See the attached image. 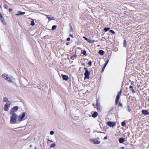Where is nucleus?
<instances>
[{
	"instance_id": "7",
	"label": "nucleus",
	"mask_w": 149,
	"mask_h": 149,
	"mask_svg": "<svg viewBox=\"0 0 149 149\" xmlns=\"http://www.w3.org/2000/svg\"><path fill=\"white\" fill-rule=\"evenodd\" d=\"M26 115V113L23 112L22 115H19L18 118V120L19 121H21L24 118Z\"/></svg>"
},
{
	"instance_id": "39",
	"label": "nucleus",
	"mask_w": 149,
	"mask_h": 149,
	"mask_svg": "<svg viewBox=\"0 0 149 149\" xmlns=\"http://www.w3.org/2000/svg\"><path fill=\"white\" fill-rule=\"evenodd\" d=\"M54 132L53 131H51L50 132V134H51V135H53L54 134Z\"/></svg>"
},
{
	"instance_id": "5",
	"label": "nucleus",
	"mask_w": 149,
	"mask_h": 149,
	"mask_svg": "<svg viewBox=\"0 0 149 149\" xmlns=\"http://www.w3.org/2000/svg\"><path fill=\"white\" fill-rule=\"evenodd\" d=\"M19 107L18 106H15L12 108L10 112V114H12V113H15L14 112H16L18 110Z\"/></svg>"
},
{
	"instance_id": "17",
	"label": "nucleus",
	"mask_w": 149,
	"mask_h": 149,
	"mask_svg": "<svg viewBox=\"0 0 149 149\" xmlns=\"http://www.w3.org/2000/svg\"><path fill=\"white\" fill-rule=\"evenodd\" d=\"M129 88L130 90H131L132 91V92L133 93H135V90L133 89V86H129Z\"/></svg>"
},
{
	"instance_id": "53",
	"label": "nucleus",
	"mask_w": 149,
	"mask_h": 149,
	"mask_svg": "<svg viewBox=\"0 0 149 149\" xmlns=\"http://www.w3.org/2000/svg\"><path fill=\"white\" fill-rule=\"evenodd\" d=\"M48 141H50V140H49V139H48Z\"/></svg>"
},
{
	"instance_id": "13",
	"label": "nucleus",
	"mask_w": 149,
	"mask_h": 149,
	"mask_svg": "<svg viewBox=\"0 0 149 149\" xmlns=\"http://www.w3.org/2000/svg\"><path fill=\"white\" fill-rule=\"evenodd\" d=\"M25 13V12H22L20 11H17V13L15 14L16 16H19L21 15H23Z\"/></svg>"
},
{
	"instance_id": "54",
	"label": "nucleus",
	"mask_w": 149,
	"mask_h": 149,
	"mask_svg": "<svg viewBox=\"0 0 149 149\" xmlns=\"http://www.w3.org/2000/svg\"><path fill=\"white\" fill-rule=\"evenodd\" d=\"M66 44H67V45H68V43L67 42V43H66Z\"/></svg>"
},
{
	"instance_id": "27",
	"label": "nucleus",
	"mask_w": 149,
	"mask_h": 149,
	"mask_svg": "<svg viewBox=\"0 0 149 149\" xmlns=\"http://www.w3.org/2000/svg\"><path fill=\"white\" fill-rule=\"evenodd\" d=\"M96 106L97 107H100V103L98 102V100L97 102L96 103Z\"/></svg>"
},
{
	"instance_id": "38",
	"label": "nucleus",
	"mask_w": 149,
	"mask_h": 149,
	"mask_svg": "<svg viewBox=\"0 0 149 149\" xmlns=\"http://www.w3.org/2000/svg\"><path fill=\"white\" fill-rule=\"evenodd\" d=\"M97 111H101V107H97Z\"/></svg>"
},
{
	"instance_id": "46",
	"label": "nucleus",
	"mask_w": 149,
	"mask_h": 149,
	"mask_svg": "<svg viewBox=\"0 0 149 149\" xmlns=\"http://www.w3.org/2000/svg\"><path fill=\"white\" fill-rule=\"evenodd\" d=\"M81 65H85V63H82Z\"/></svg>"
},
{
	"instance_id": "23",
	"label": "nucleus",
	"mask_w": 149,
	"mask_h": 149,
	"mask_svg": "<svg viewBox=\"0 0 149 149\" xmlns=\"http://www.w3.org/2000/svg\"><path fill=\"white\" fill-rule=\"evenodd\" d=\"M82 54H83L85 56H86L87 55V54L86 53V50H83L82 52Z\"/></svg>"
},
{
	"instance_id": "51",
	"label": "nucleus",
	"mask_w": 149,
	"mask_h": 149,
	"mask_svg": "<svg viewBox=\"0 0 149 149\" xmlns=\"http://www.w3.org/2000/svg\"><path fill=\"white\" fill-rule=\"evenodd\" d=\"M49 141L51 142H53V141H52V140H50V141Z\"/></svg>"
},
{
	"instance_id": "22",
	"label": "nucleus",
	"mask_w": 149,
	"mask_h": 149,
	"mask_svg": "<svg viewBox=\"0 0 149 149\" xmlns=\"http://www.w3.org/2000/svg\"><path fill=\"white\" fill-rule=\"evenodd\" d=\"M77 56L76 54H74L71 56L70 58L73 60H74V58H75V57Z\"/></svg>"
},
{
	"instance_id": "12",
	"label": "nucleus",
	"mask_w": 149,
	"mask_h": 149,
	"mask_svg": "<svg viewBox=\"0 0 149 149\" xmlns=\"http://www.w3.org/2000/svg\"><path fill=\"white\" fill-rule=\"evenodd\" d=\"M121 92H122V90H120V92H119V93L118 94L116 95V99L119 100V98H120V97L121 95Z\"/></svg>"
},
{
	"instance_id": "8",
	"label": "nucleus",
	"mask_w": 149,
	"mask_h": 149,
	"mask_svg": "<svg viewBox=\"0 0 149 149\" xmlns=\"http://www.w3.org/2000/svg\"><path fill=\"white\" fill-rule=\"evenodd\" d=\"M107 125L110 127H113L116 125V123L113 122L111 121H109L107 122Z\"/></svg>"
},
{
	"instance_id": "40",
	"label": "nucleus",
	"mask_w": 149,
	"mask_h": 149,
	"mask_svg": "<svg viewBox=\"0 0 149 149\" xmlns=\"http://www.w3.org/2000/svg\"><path fill=\"white\" fill-rule=\"evenodd\" d=\"M118 105L119 106L122 107V104L120 102H119Z\"/></svg>"
},
{
	"instance_id": "16",
	"label": "nucleus",
	"mask_w": 149,
	"mask_h": 149,
	"mask_svg": "<svg viewBox=\"0 0 149 149\" xmlns=\"http://www.w3.org/2000/svg\"><path fill=\"white\" fill-rule=\"evenodd\" d=\"M98 113L96 111H95L92 115V116L93 118H95L97 116Z\"/></svg>"
},
{
	"instance_id": "28",
	"label": "nucleus",
	"mask_w": 149,
	"mask_h": 149,
	"mask_svg": "<svg viewBox=\"0 0 149 149\" xmlns=\"http://www.w3.org/2000/svg\"><path fill=\"white\" fill-rule=\"evenodd\" d=\"M56 27L57 26L56 25H53L52 26V30H54L56 29Z\"/></svg>"
},
{
	"instance_id": "43",
	"label": "nucleus",
	"mask_w": 149,
	"mask_h": 149,
	"mask_svg": "<svg viewBox=\"0 0 149 149\" xmlns=\"http://www.w3.org/2000/svg\"><path fill=\"white\" fill-rule=\"evenodd\" d=\"M73 30L72 28V26H70V31H72Z\"/></svg>"
},
{
	"instance_id": "1",
	"label": "nucleus",
	"mask_w": 149,
	"mask_h": 149,
	"mask_svg": "<svg viewBox=\"0 0 149 149\" xmlns=\"http://www.w3.org/2000/svg\"><path fill=\"white\" fill-rule=\"evenodd\" d=\"M12 115L10 117L11 123H15L17 121V115L16 113H12Z\"/></svg>"
},
{
	"instance_id": "33",
	"label": "nucleus",
	"mask_w": 149,
	"mask_h": 149,
	"mask_svg": "<svg viewBox=\"0 0 149 149\" xmlns=\"http://www.w3.org/2000/svg\"><path fill=\"white\" fill-rule=\"evenodd\" d=\"M88 64L89 66H91L92 65V62L91 61H90L88 63Z\"/></svg>"
},
{
	"instance_id": "9",
	"label": "nucleus",
	"mask_w": 149,
	"mask_h": 149,
	"mask_svg": "<svg viewBox=\"0 0 149 149\" xmlns=\"http://www.w3.org/2000/svg\"><path fill=\"white\" fill-rule=\"evenodd\" d=\"M83 38L89 43H92L94 42H95L94 40H91L83 36Z\"/></svg>"
},
{
	"instance_id": "20",
	"label": "nucleus",
	"mask_w": 149,
	"mask_h": 149,
	"mask_svg": "<svg viewBox=\"0 0 149 149\" xmlns=\"http://www.w3.org/2000/svg\"><path fill=\"white\" fill-rule=\"evenodd\" d=\"M2 77L6 80V78L8 77V75L6 74H4L2 75Z\"/></svg>"
},
{
	"instance_id": "21",
	"label": "nucleus",
	"mask_w": 149,
	"mask_h": 149,
	"mask_svg": "<svg viewBox=\"0 0 149 149\" xmlns=\"http://www.w3.org/2000/svg\"><path fill=\"white\" fill-rule=\"evenodd\" d=\"M0 20L1 21V22H2L3 24L4 25H6V23L5 21L4 20V18L2 19H0Z\"/></svg>"
},
{
	"instance_id": "6",
	"label": "nucleus",
	"mask_w": 149,
	"mask_h": 149,
	"mask_svg": "<svg viewBox=\"0 0 149 149\" xmlns=\"http://www.w3.org/2000/svg\"><path fill=\"white\" fill-rule=\"evenodd\" d=\"M6 78V80L8 81L9 82L13 83L15 80V78L12 76L8 77Z\"/></svg>"
},
{
	"instance_id": "19",
	"label": "nucleus",
	"mask_w": 149,
	"mask_h": 149,
	"mask_svg": "<svg viewBox=\"0 0 149 149\" xmlns=\"http://www.w3.org/2000/svg\"><path fill=\"white\" fill-rule=\"evenodd\" d=\"M3 101L4 102H6L7 103L8 102H10L9 101L8 99L6 97H3Z\"/></svg>"
},
{
	"instance_id": "29",
	"label": "nucleus",
	"mask_w": 149,
	"mask_h": 149,
	"mask_svg": "<svg viewBox=\"0 0 149 149\" xmlns=\"http://www.w3.org/2000/svg\"><path fill=\"white\" fill-rule=\"evenodd\" d=\"M30 25L32 26H34L35 25V23L33 19L31 21Z\"/></svg>"
},
{
	"instance_id": "42",
	"label": "nucleus",
	"mask_w": 149,
	"mask_h": 149,
	"mask_svg": "<svg viewBox=\"0 0 149 149\" xmlns=\"http://www.w3.org/2000/svg\"><path fill=\"white\" fill-rule=\"evenodd\" d=\"M9 11L10 12H12L13 10V9L12 8H10L9 10Z\"/></svg>"
},
{
	"instance_id": "24",
	"label": "nucleus",
	"mask_w": 149,
	"mask_h": 149,
	"mask_svg": "<svg viewBox=\"0 0 149 149\" xmlns=\"http://www.w3.org/2000/svg\"><path fill=\"white\" fill-rule=\"evenodd\" d=\"M121 125L123 127H125L126 125L125 122L123 121L121 123Z\"/></svg>"
},
{
	"instance_id": "32",
	"label": "nucleus",
	"mask_w": 149,
	"mask_h": 149,
	"mask_svg": "<svg viewBox=\"0 0 149 149\" xmlns=\"http://www.w3.org/2000/svg\"><path fill=\"white\" fill-rule=\"evenodd\" d=\"M109 32L112 33L113 34H114L115 33V32L112 30H109Z\"/></svg>"
},
{
	"instance_id": "31",
	"label": "nucleus",
	"mask_w": 149,
	"mask_h": 149,
	"mask_svg": "<svg viewBox=\"0 0 149 149\" xmlns=\"http://www.w3.org/2000/svg\"><path fill=\"white\" fill-rule=\"evenodd\" d=\"M127 107L128 108V111L129 112H130L131 111V110L130 108V106L129 105H128L127 106Z\"/></svg>"
},
{
	"instance_id": "52",
	"label": "nucleus",
	"mask_w": 149,
	"mask_h": 149,
	"mask_svg": "<svg viewBox=\"0 0 149 149\" xmlns=\"http://www.w3.org/2000/svg\"><path fill=\"white\" fill-rule=\"evenodd\" d=\"M148 102H149V98H148Z\"/></svg>"
},
{
	"instance_id": "48",
	"label": "nucleus",
	"mask_w": 149,
	"mask_h": 149,
	"mask_svg": "<svg viewBox=\"0 0 149 149\" xmlns=\"http://www.w3.org/2000/svg\"><path fill=\"white\" fill-rule=\"evenodd\" d=\"M104 139H107V136H105V137L104 138Z\"/></svg>"
},
{
	"instance_id": "55",
	"label": "nucleus",
	"mask_w": 149,
	"mask_h": 149,
	"mask_svg": "<svg viewBox=\"0 0 149 149\" xmlns=\"http://www.w3.org/2000/svg\"><path fill=\"white\" fill-rule=\"evenodd\" d=\"M34 149H36V148H35Z\"/></svg>"
},
{
	"instance_id": "26",
	"label": "nucleus",
	"mask_w": 149,
	"mask_h": 149,
	"mask_svg": "<svg viewBox=\"0 0 149 149\" xmlns=\"http://www.w3.org/2000/svg\"><path fill=\"white\" fill-rule=\"evenodd\" d=\"M127 46L126 41L125 40H124L123 41V46L126 47Z\"/></svg>"
},
{
	"instance_id": "3",
	"label": "nucleus",
	"mask_w": 149,
	"mask_h": 149,
	"mask_svg": "<svg viewBox=\"0 0 149 149\" xmlns=\"http://www.w3.org/2000/svg\"><path fill=\"white\" fill-rule=\"evenodd\" d=\"M84 70H85V71L84 74L85 76L84 79H89V76L90 74V72L88 71V70L86 68H84Z\"/></svg>"
},
{
	"instance_id": "4",
	"label": "nucleus",
	"mask_w": 149,
	"mask_h": 149,
	"mask_svg": "<svg viewBox=\"0 0 149 149\" xmlns=\"http://www.w3.org/2000/svg\"><path fill=\"white\" fill-rule=\"evenodd\" d=\"M11 103L10 102H8L6 103V104L4 105V109L5 111H8L9 109L10 106V105Z\"/></svg>"
},
{
	"instance_id": "11",
	"label": "nucleus",
	"mask_w": 149,
	"mask_h": 149,
	"mask_svg": "<svg viewBox=\"0 0 149 149\" xmlns=\"http://www.w3.org/2000/svg\"><path fill=\"white\" fill-rule=\"evenodd\" d=\"M141 112L144 115H149V112L146 110H143Z\"/></svg>"
},
{
	"instance_id": "50",
	"label": "nucleus",
	"mask_w": 149,
	"mask_h": 149,
	"mask_svg": "<svg viewBox=\"0 0 149 149\" xmlns=\"http://www.w3.org/2000/svg\"><path fill=\"white\" fill-rule=\"evenodd\" d=\"M121 148H122V149H124L125 148L124 147H122Z\"/></svg>"
},
{
	"instance_id": "14",
	"label": "nucleus",
	"mask_w": 149,
	"mask_h": 149,
	"mask_svg": "<svg viewBox=\"0 0 149 149\" xmlns=\"http://www.w3.org/2000/svg\"><path fill=\"white\" fill-rule=\"evenodd\" d=\"M45 15L47 16V18L49 21L52 20H55V19L54 17H51L49 16V15Z\"/></svg>"
},
{
	"instance_id": "25",
	"label": "nucleus",
	"mask_w": 149,
	"mask_h": 149,
	"mask_svg": "<svg viewBox=\"0 0 149 149\" xmlns=\"http://www.w3.org/2000/svg\"><path fill=\"white\" fill-rule=\"evenodd\" d=\"M110 28L109 27H105L104 30L105 32H107L108 31L110 30Z\"/></svg>"
},
{
	"instance_id": "49",
	"label": "nucleus",
	"mask_w": 149,
	"mask_h": 149,
	"mask_svg": "<svg viewBox=\"0 0 149 149\" xmlns=\"http://www.w3.org/2000/svg\"><path fill=\"white\" fill-rule=\"evenodd\" d=\"M69 26L70 27V26H72L71 25V24H69Z\"/></svg>"
},
{
	"instance_id": "15",
	"label": "nucleus",
	"mask_w": 149,
	"mask_h": 149,
	"mask_svg": "<svg viewBox=\"0 0 149 149\" xmlns=\"http://www.w3.org/2000/svg\"><path fill=\"white\" fill-rule=\"evenodd\" d=\"M125 140L124 138L121 137L119 139V142L120 143H123L124 141Z\"/></svg>"
},
{
	"instance_id": "47",
	"label": "nucleus",
	"mask_w": 149,
	"mask_h": 149,
	"mask_svg": "<svg viewBox=\"0 0 149 149\" xmlns=\"http://www.w3.org/2000/svg\"><path fill=\"white\" fill-rule=\"evenodd\" d=\"M107 65V64L105 63L104 65V66L106 67V66Z\"/></svg>"
},
{
	"instance_id": "45",
	"label": "nucleus",
	"mask_w": 149,
	"mask_h": 149,
	"mask_svg": "<svg viewBox=\"0 0 149 149\" xmlns=\"http://www.w3.org/2000/svg\"><path fill=\"white\" fill-rule=\"evenodd\" d=\"M69 36L71 37H72V38H73V35H72L71 34H70L69 35Z\"/></svg>"
},
{
	"instance_id": "35",
	"label": "nucleus",
	"mask_w": 149,
	"mask_h": 149,
	"mask_svg": "<svg viewBox=\"0 0 149 149\" xmlns=\"http://www.w3.org/2000/svg\"><path fill=\"white\" fill-rule=\"evenodd\" d=\"M105 68V67L103 66V68L102 69V71H101L102 72L104 71Z\"/></svg>"
},
{
	"instance_id": "44",
	"label": "nucleus",
	"mask_w": 149,
	"mask_h": 149,
	"mask_svg": "<svg viewBox=\"0 0 149 149\" xmlns=\"http://www.w3.org/2000/svg\"><path fill=\"white\" fill-rule=\"evenodd\" d=\"M109 60H107V61H106V63H106V64H108V62H109Z\"/></svg>"
},
{
	"instance_id": "18",
	"label": "nucleus",
	"mask_w": 149,
	"mask_h": 149,
	"mask_svg": "<svg viewBox=\"0 0 149 149\" xmlns=\"http://www.w3.org/2000/svg\"><path fill=\"white\" fill-rule=\"evenodd\" d=\"M104 52L102 50H99L98 52V54L101 55H103L104 54Z\"/></svg>"
},
{
	"instance_id": "37",
	"label": "nucleus",
	"mask_w": 149,
	"mask_h": 149,
	"mask_svg": "<svg viewBox=\"0 0 149 149\" xmlns=\"http://www.w3.org/2000/svg\"><path fill=\"white\" fill-rule=\"evenodd\" d=\"M4 8H5V9H8V6L7 5H5L4 6Z\"/></svg>"
},
{
	"instance_id": "34",
	"label": "nucleus",
	"mask_w": 149,
	"mask_h": 149,
	"mask_svg": "<svg viewBox=\"0 0 149 149\" xmlns=\"http://www.w3.org/2000/svg\"><path fill=\"white\" fill-rule=\"evenodd\" d=\"M119 100H118L116 99V100H115V104H116V105H117L118 104Z\"/></svg>"
},
{
	"instance_id": "30",
	"label": "nucleus",
	"mask_w": 149,
	"mask_h": 149,
	"mask_svg": "<svg viewBox=\"0 0 149 149\" xmlns=\"http://www.w3.org/2000/svg\"><path fill=\"white\" fill-rule=\"evenodd\" d=\"M56 146V144L55 143L52 144L50 146V147L51 148L54 147Z\"/></svg>"
},
{
	"instance_id": "41",
	"label": "nucleus",
	"mask_w": 149,
	"mask_h": 149,
	"mask_svg": "<svg viewBox=\"0 0 149 149\" xmlns=\"http://www.w3.org/2000/svg\"><path fill=\"white\" fill-rule=\"evenodd\" d=\"M70 40V38L69 37H68L67 39V41H69Z\"/></svg>"
},
{
	"instance_id": "36",
	"label": "nucleus",
	"mask_w": 149,
	"mask_h": 149,
	"mask_svg": "<svg viewBox=\"0 0 149 149\" xmlns=\"http://www.w3.org/2000/svg\"><path fill=\"white\" fill-rule=\"evenodd\" d=\"M3 18V16L1 13H0V19H2Z\"/></svg>"
},
{
	"instance_id": "2",
	"label": "nucleus",
	"mask_w": 149,
	"mask_h": 149,
	"mask_svg": "<svg viewBox=\"0 0 149 149\" xmlns=\"http://www.w3.org/2000/svg\"><path fill=\"white\" fill-rule=\"evenodd\" d=\"M99 139V138H98L97 139H90L89 141L90 142L93 144H98L100 143Z\"/></svg>"
},
{
	"instance_id": "10",
	"label": "nucleus",
	"mask_w": 149,
	"mask_h": 149,
	"mask_svg": "<svg viewBox=\"0 0 149 149\" xmlns=\"http://www.w3.org/2000/svg\"><path fill=\"white\" fill-rule=\"evenodd\" d=\"M61 76L63 79L64 80L67 81L69 77L67 75L62 74H61Z\"/></svg>"
}]
</instances>
